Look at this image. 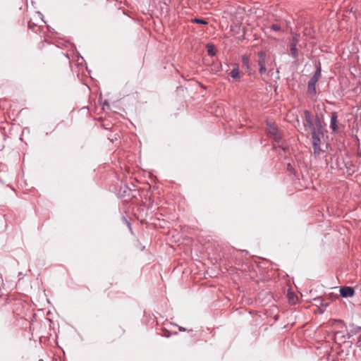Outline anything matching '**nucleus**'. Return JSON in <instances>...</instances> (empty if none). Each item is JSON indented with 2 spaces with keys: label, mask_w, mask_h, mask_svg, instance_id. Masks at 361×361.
I'll use <instances>...</instances> for the list:
<instances>
[{
  "label": "nucleus",
  "mask_w": 361,
  "mask_h": 361,
  "mask_svg": "<svg viewBox=\"0 0 361 361\" xmlns=\"http://www.w3.org/2000/svg\"><path fill=\"white\" fill-rule=\"evenodd\" d=\"M39 16H40L39 13L37 14L36 16H35V18H39V17H40Z\"/></svg>",
  "instance_id": "18"
},
{
  "label": "nucleus",
  "mask_w": 361,
  "mask_h": 361,
  "mask_svg": "<svg viewBox=\"0 0 361 361\" xmlns=\"http://www.w3.org/2000/svg\"><path fill=\"white\" fill-rule=\"evenodd\" d=\"M268 133L276 142H279L281 141V135L279 133L278 128L274 125L269 126Z\"/></svg>",
  "instance_id": "4"
},
{
  "label": "nucleus",
  "mask_w": 361,
  "mask_h": 361,
  "mask_svg": "<svg viewBox=\"0 0 361 361\" xmlns=\"http://www.w3.org/2000/svg\"><path fill=\"white\" fill-rule=\"evenodd\" d=\"M231 76L232 78L236 80H240V71L239 68L237 65H235V68H233L231 72Z\"/></svg>",
  "instance_id": "9"
},
{
  "label": "nucleus",
  "mask_w": 361,
  "mask_h": 361,
  "mask_svg": "<svg viewBox=\"0 0 361 361\" xmlns=\"http://www.w3.org/2000/svg\"><path fill=\"white\" fill-rule=\"evenodd\" d=\"M290 54L294 59H297L298 56V50L295 44H290Z\"/></svg>",
  "instance_id": "10"
},
{
  "label": "nucleus",
  "mask_w": 361,
  "mask_h": 361,
  "mask_svg": "<svg viewBox=\"0 0 361 361\" xmlns=\"http://www.w3.org/2000/svg\"><path fill=\"white\" fill-rule=\"evenodd\" d=\"M192 22L195 23L203 24V25L207 24V22L206 20H204L203 19H200V18H194L192 20Z\"/></svg>",
  "instance_id": "14"
},
{
  "label": "nucleus",
  "mask_w": 361,
  "mask_h": 361,
  "mask_svg": "<svg viewBox=\"0 0 361 361\" xmlns=\"http://www.w3.org/2000/svg\"><path fill=\"white\" fill-rule=\"evenodd\" d=\"M340 294L343 298L352 297L355 294V290L352 287L343 286L340 288Z\"/></svg>",
  "instance_id": "5"
},
{
  "label": "nucleus",
  "mask_w": 361,
  "mask_h": 361,
  "mask_svg": "<svg viewBox=\"0 0 361 361\" xmlns=\"http://www.w3.org/2000/svg\"><path fill=\"white\" fill-rule=\"evenodd\" d=\"M207 52H208L209 55L214 56L215 54L214 46L212 44H208L207 45Z\"/></svg>",
  "instance_id": "12"
},
{
  "label": "nucleus",
  "mask_w": 361,
  "mask_h": 361,
  "mask_svg": "<svg viewBox=\"0 0 361 361\" xmlns=\"http://www.w3.org/2000/svg\"><path fill=\"white\" fill-rule=\"evenodd\" d=\"M257 56V64L259 66V72L261 75H263L267 72L265 66L267 61V54L264 51H261L258 52Z\"/></svg>",
  "instance_id": "3"
},
{
  "label": "nucleus",
  "mask_w": 361,
  "mask_h": 361,
  "mask_svg": "<svg viewBox=\"0 0 361 361\" xmlns=\"http://www.w3.org/2000/svg\"><path fill=\"white\" fill-rule=\"evenodd\" d=\"M39 361H43L42 360H39Z\"/></svg>",
  "instance_id": "19"
},
{
  "label": "nucleus",
  "mask_w": 361,
  "mask_h": 361,
  "mask_svg": "<svg viewBox=\"0 0 361 361\" xmlns=\"http://www.w3.org/2000/svg\"><path fill=\"white\" fill-rule=\"evenodd\" d=\"M41 26V25L33 22L32 18H31L28 22V27L35 32H37L39 30Z\"/></svg>",
  "instance_id": "8"
},
{
  "label": "nucleus",
  "mask_w": 361,
  "mask_h": 361,
  "mask_svg": "<svg viewBox=\"0 0 361 361\" xmlns=\"http://www.w3.org/2000/svg\"><path fill=\"white\" fill-rule=\"evenodd\" d=\"M320 75H321V66H318L317 67V70L314 73V75L312 78H316L317 80H319Z\"/></svg>",
  "instance_id": "13"
},
{
  "label": "nucleus",
  "mask_w": 361,
  "mask_h": 361,
  "mask_svg": "<svg viewBox=\"0 0 361 361\" xmlns=\"http://www.w3.org/2000/svg\"><path fill=\"white\" fill-rule=\"evenodd\" d=\"M319 133H314L313 135H312L314 154L315 157H319L322 151L320 147L321 140Z\"/></svg>",
  "instance_id": "2"
},
{
  "label": "nucleus",
  "mask_w": 361,
  "mask_h": 361,
  "mask_svg": "<svg viewBox=\"0 0 361 361\" xmlns=\"http://www.w3.org/2000/svg\"><path fill=\"white\" fill-rule=\"evenodd\" d=\"M304 118L305 126L310 130L312 135L314 133H321L322 125L317 117H316V121L314 122L311 113L308 110H305L304 111Z\"/></svg>",
  "instance_id": "1"
},
{
  "label": "nucleus",
  "mask_w": 361,
  "mask_h": 361,
  "mask_svg": "<svg viewBox=\"0 0 361 361\" xmlns=\"http://www.w3.org/2000/svg\"><path fill=\"white\" fill-rule=\"evenodd\" d=\"M270 29L276 32L281 30V27L277 24H273L270 27Z\"/></svg>",
  "instance_id": "15"
},
{
  "label": "nucleus",
  "mask_w": 361,
  "mask_h": 361,
  "mask_svg": "<svg viewBox=\"0 0 361 361\" xmlns=\"http://www.w3.org/2000/svg\"><path fill=\"white\" fill-rule=\"evenodd\" d=\"M179 330L180 331H185V329L183 328V327H179Z\"/></svg>",
  "instance_id": "16"
},
{
  "label": "nucleus",
  "mask_w": 361,
  "mask_h": 361,
  "mask_svg": "<svg viewBox=\"0 0 361 361\" xmlns=\"http://www.w3.org/2000/svg\"><path fill=\"white\" fill-rule=\"evenodd\" d=\"M288 170H291L292 169V166H291V165L290 164H288Z\"/></svg>",
  "instance_id": "17"
},
{
  "label": "nucleus",
  "mask_w": 361,
  "mask_h": 361,
  "mask_svg": "<svg viewBox=\"0 0 361 361\" xmlns=\"http://www.w3.org/2000/svg\"><path fill=\"white\" fill-rule=\"evenodd\" d=\"M338 115L336 112H332L331 116V123H330V128L333 130L334 133L338 132Z\"/></svg>",
  "instance_id": "7"
},
{
  "label": "nucleus",
  "mask_w": 361,
  "mask_h": 361,
  "mask_svg": "<svg viewBox=\"0 0 361 361\" xmlns=\"http://www.w3.org/2000/svg\"><path fill=\"white\" fill-rule=\"evenodd\" d=\"M318 80H317L316 78H311L308 82L307 87V92L309 94L314 95L316 94V83Z\"/></svg>",
  "instance_id": "6"
},
{
  "label": "nucleus",
  "mask_w": 361,
  "mask_h": 361,
  "mask_svg": "<svg viewBox=\"0 0 361 361\" xmlns=\"http://www.w3.org/2000/svg\"><path fill=\"white\" fill-rule=\"evenodd\" d=\"M299 41V36L297 34H293L292 36L290 44H295L297 46Z\"/></svg>",
  "instance_id": "11"
}]
</instances>
